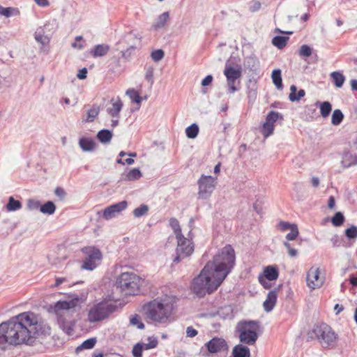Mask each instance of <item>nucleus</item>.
<instances>
[{
  "label": "nucleus",
  "instance_id": "1",
  "mask_svg": "<svg viewBox=\"0 0 357 357\" xmlns=\"http://www.w3.org/2000/svg\"><path fill=\"white\" fill-rule=\"evenodd\" d=\"M22 333V313L0 324V351L10 349L20 344Z\"/></svg>",
  "mask_w": 357,
  "mask_h": 357
},
{
  "label": "nucleus",
  "instance_id": "2",
  "mask_svg": "<svg viewBox=\"0 0 357 357\" xmlns=\"http://www.w3.org/2000/svg\"><path fill=\"white\" fill-rule=\"evenodd\" d=\"M212 268L213 264L207 263L200 274L192 281V289L200 297L213 293L223 282L219 276L213 273Z\"/></svg>",
  "mask_w": 357,
  "mask_h": 357
},
{
  "label": "nucleus",
  "instance_id": "3",
  "mask_svg": "<svg viewBox=\"0 0 357 357\" xmlns=\"http://www.w3.org/2000/svg\"><path fill=\"white\" fill-rule=\"evenodd\" d=\"M146 318L155 322L165 323L173 310L172 298L165 296L160 300H153L144 305Z\"/></svg>",
  "mask_w": 357,
  "mask_h": 357
},
{
  "label": "nucleus",
  "instance_id": "4",
  "mask_svg": "<svg viewBox=\"0 0 357 357\" xmlns=\"http://www.w3.org/2000/svg\"><path fill=\"white\" fill-rule=\"evenodd\" d=\"M236 256L234 248L230 245H227L221 249L220 252L214 256L213 261H208L213 264L211 270L213 273L224 281L235 265Z\"/></svg>",
  "mask_w": 357,
  "mask_h": 357
},
{
  "label": "nucleus",
  "instance_id": "5",
  "mask_svg": "<svg viewBox=\"0 0 357 357\" xmlns=\"http://www.w3.org/2000/svg\"><path fill=\"white\" fill-rule=\"evenodd\" d=\"M24 344L33 345L44 330L40 318L31 312H24Z\"/></svg>",
  "mask_w": 357,
  "mask_h": 357
},
{
  "label": "nucleus",
  "instance_id": "6",
  "mask_svg": "<svg viewBox=\"0 0 357 357\" xmlns=\"http://www.w3.org/2000/svg\"><path fill=\"white\" fill-rule=\"evenodd\" d=\"M142 282L141 278L135 273L124 272L116 278L115 287L126 295H137Z\"/></svg>",
  "mask_w": 357,
  "mask_h": 357
},
{
  "label": "nucleus",
  "instance_id": "7",
  "mask_svg": "<svg viewBox=\"0 0 357 357\" xmlns=\"http://www.w3.org/2000/svg\"><path fill=\"white\" fill-rule=\"evenodd\" d=\"M312 333L322 348L333 349L336 347L338 335L328 324H321L314 326Z\"/></svg>",
  "mask_w": 357,
  "mask_h": 357
},
{
  "label": "nucleus",
  "instance_id": "8",
  "mask_svg": "<svg viewBox=\"0 0 357 357\" xmlns=\"http://www.w3.org/2000/svg\"><path fill=\"white\" fill-rule=\"evenodd\" d=\"M259 325L257 321H242L238 324L237 331L239 333V340L241 342L248 345H253L257 338V331Z\"/></svg>",
  "mask_w": 357,
  "mask_h": 357
},
{
  "label": "nucleus",
  "instance_id": "9",
  "mask_svg": "<svg viewBox=\"0 0 357 357\" xmlns=\"http://www.w3.org/2000/svg\"><path fill=\"white\" fill-rule=\"evenodd\" d=\"M116 310V305L108 301H103L94 305L89 311L88 319L90 322H97L106 319Z\"/></svg>",
  "mask_w": 357,
  "mask_h": 357
},
{
  "label": "nucleus",
  "instance_id": "10",
  "mask_svg": "<svg viewBox=\"0 0 357 357\" xmlns=\"http://www.w3.org/2000/svg\"><path fill=\"white\" fill-rule=\"evenodd\" d=\"M215 179L211 176H201L197 181L199 186L198 197L199 199H206L211 197L215 188Z\"/></svg>",
  "mask_w": 357,
  "mask_h": 357
},
{
  "label": "nucleus",
  "instance_id": "11",
  "mask_svg": "<svg viewBox=\"0 0 357 357\" xmlns=\"http://www.w3.org/2000/svg\"><path fill=\"white\" fill-rule=\"evenodd\" d=\"M83 252L87 255L82 265V269L93 271L102 259L101 252L94 247H87L83 249Z\"/></svg>",
  "mask_w": 357,
  "mask_h": 357
},
{
  "label": "nucleus",
  "instance_id": "12",
  "mask_svg": "<svg viewBox=\"0 0 357 357\" xmlns=\"http://www.w3.org/2000/svg\"><path fill=\"white\" fill-rule=\"evenodd\" d=\"M177 248L176 249V257L173 261L178 263L181 259L190 256L194 251V245L192 243L183 236L177 238Z\"/></svg>",
  "mask_w": 357,
  "mask_h": 357
},
{
  "label": "nucleus",
  "instance_id": "13",
  "mask_svg": "<svg viewBox=\"0 0 357 357\" xmlns=\"http://www.w3.org/2000/svg\"><path fill=\"white\" fill-rule=\"evenodd\" d=\"M224 75L227 78V85L229 86V92L234 93L238 90L236 86V83L240 84L239 79L241 77V69H236L232 66H226L224 70Z\"/></svg>",
  "mask_w": 357,
  "mask_h": 357
},
{
  "label": "nucleus",
  "instance_id": "14",
  "mask_svg": "<svg viewBox=\"0 0 357 357\" xmlns=\"http://www.w3.org/2000/svg\"><path fill=\"white\" fill-rule=\"evenodd\" d=\"M319 269L311 268L307 274V284L312 289H315L322 286L324 280L319 277Z\"/></svg>",
  "mask_w": 357,
  "mask_h": 357
},
{
  "label": "nucleus",
  "instance_id": "15",
  "mask_svg": "<svg viewBox=\"0 0 357 357\" xmlns=\"http://www.w3.org/2000/svg\"><path fill=\"white\" fill-rule=\"evenodd\" d=\"M205 346L208 351L212 354L225 351L228 349L226 341L220 337H213Z\"/></svg>",
  "mask_w": 357,
  "mask_h": 357
},
{
  "label": "nucleus",
  "instance_id": "16",
  "mask_svg": "<svg viewBox=\"0 0 357 357\" xmlns=\"http://www.w3.org/2000/svg\"><path fill=\"white\" fill-rule=\"evenodd\" d=\"M278 288H275L270 291L263 303L264 310L267 312H271L275 305L278 298Z\"/></svg>",
  "mask_w": 357,
  "mask_h": 357
},
{
  "label": "nucleus",
  "instance_id": "17",
  "mask_svg": "<svg viewBox=\"0 0 357 357\" xmlns=\"http://www.w3.org/2000/svg\"><path fill=\"white\" fill-rule=\"evenodd\" d=\"M233 357H250V349L243 344L236 345L232 350Z\"/></svg>",
  "mask_w": 357,
  "mask_h": 357
},
{
  "label": "nucleus",
  "instance_id": "18",
  "mask_svg": "<svg viewBox=\"0 0 357 357\" xmlns=\"http://www.w3.org/2000/svg\"><path fill=\"white\" fill-rule=\"evenodd\" d=\"M79 145L84 151H92L96 146V144L93 139L86 137L80 138Z\"/></svg>",
  "mask_w": 357,
  "mask_h": 357
},
{
  "label": "nucleus",
  "instance_id": "19",
  "mask_svg": "<svg viewBox=\"0 0 357 357\" xmlns=\"http://www.w3.org/2000/svg\"><path fill=\"white\" fill-rule=\"evenodd\" d=\"M100 111V106L93 105L92 107L86 111V116L82 119V122L91 123L99 114Z\"/></svg>",
  "mask_w": 357,
  "mask_h": 357
},
{
  "label": "nucleus",
  "instance_id": "20",
  "mask_svg": "<svg viewBox=\"0 0 357 357\" xmlns=\"http://www.w3.org/2000/svg\"><path fill=\"white\" fill-rule=\"evenodd\" d=\"M169 19V12H165L160 15L155 20V22L152 25V28L155 30H158L165 27L167 22Z\"/></svg>",
  "mask_w": 357,
  "mask_h": 357
},
{
  "label": "nucleus",
  "instance_id": "21",
  "mask_svg": "<svg viewBox=\"0 0 357 357\" xmlns=\"http://www.w3.org/2000/svg\"><path fill=\"white\" fill-rule=\"evenodd\" d=\"M123 107V102L119 97L112 103V107L107 109L108 114L112 117H118Z\"/></svg>",
  "mask_w": 357,
  "mask_h": 357
},
{
  "label": "nucleus",
  "instance_id": "22",
  "mask_svg": "<svg viewBox=\"0 0 357 357\" xmlns=\"http://www.w3.org/2000/svg\"><path fill=\"white\" fill-rule=\"evenodd\" d=\"M34 38L38 43L42 45H45L50 43V38L45 34V30L43 27H39L36 29Z\"/></svg>",
  "mask_w": 357,
  "mask_h": 357
},
{
  "label": "nucleus",
  "instance_id": "23",
  "mask_svg": "<svg viewBox=\"0 0 357 357\" xmlns=\"http://www.w3.org/2000/svg\"><path fill=\"white\" fill-rule=\"evenodd\" d=\"M264 274L267 280L270 281L275 280L279 275L278 269L276 266H268L264 268Z\"/></svg>",
  "mask_w": 357,
  "mask_h": 357
},
{
  "label": "nucleus",
  "instance_id": "24",
  "mask_svg": "<svg viewBox=\"0 0 357 357\" xmlns=\"http://www.w3.org/2000/svg\"><path fill=\"white\" fill-rule=\"evenodd\" d=\"M316 105L319 106L320 114L324 118L328 117L332 111V105L328 101H317Z\"/></svg>",
  "mask_w": 357,
  "mask_h": 357
},
{
  "label": "nucleus",
  "instance_id": "25",
  "mask_svg": "<svg viewBox=\"0 0 357 357\" xmlns=\"http://www.w3.org/2000/svg\"><path fill=\"white\" fill-rule=\"evenodd\" d=\"M60 328L67 334L72 335L75 324L70 321H66L63 318L60 317L58 320Z\"/></svg>",
  "mask_w": 357,
  "mask_h": 357
},
{
  "label": "nucleus",
  "instance_id": "26",
  "mask_svg": "<svg viewBox=\"0 0 357 357\" xmlns=\"http://www.w3.org/2000/svg\"><path fill=\"white\" fill-rule=\"evenodd\" d=\"M297 88L295 85L290 86V94L289 98L291 102L298 101L301 98L305 95V91L303 89H300L296 93Z\"/></svg>",
  "mask_w": 357,
  "mask_h": 357
},
{
  "label": "nucleus",
  "instance_id": "27",
  "mask_svg": "<svg viewBox=\"0 0 357 357\" xmlns=\"http://www.w3.org/2000/svg\"><path fill=\"white\" fill-rule=\"evenodd\" d=\"M244 65L250 70L255 71L259 66V62L255 56L251 55L246 57Z\"/></svg>",
  "mask_w": 357,
  "mask_h": 357
},
{
  "label": "nucleus",
  "instance_id": "28",
  "mask_svg": "<svg viewBox=\"0 0 357 357\" xmlns=\"http://www.w3.org/2000/svg\"><path fill=\"white\" fill-rule=\"evenodd\" d=\"M113 134L112 131L107 130V129H102L100 130L97 134V138L103 144H107L109 143L112 138Z\"/></svg>",
  "mask_w": 357,
  "mask_h": 357
},
{
  "label": "nucleus",
  "instance_id": "29",
  "mask_svg": "<svg viewBox=\"0 0 357 357\" xmlns=\"http://www.w3.org/2000/svg\"><path fill=\"white\" fill-rule=\"evenodd\" d=\"M331 78L332 79V82H333L334 85L337 88L342 87L345 81L344 76L341 73L337 71L331 73Z\"/></svg>",
  "mask_w": 357,
  "mask_h": 357
},
{
  "label": "nucleus",
  "instance_id": "30",
  "mask_svg": "<svg viewBox=\"0 0 357 357\" xmlns=\"http://www.w3.org/2000/svg\"><path fill=\"white\" fill-rule=\"evenodd\" d=\"M75 303L73 301H58L54 305V310L56 313H59V311L61 310H70L74 307Z\"/></svg>",
  "mask_w": 357,
  "mask_h": 357
},
{
  "label": "nucleus",
  "instance_id": "31",
  "mask_svg": "<svg viewBox=\"0 0 357 357\" xmlns=\"http://www.w3.org/2000/svg\"><path fill=\"white\" fill-rule=\"evenodd\" d=\"M109 49V46L107 45H98L94 47L91 54L95 57L102 56L107 54Z\"/></svg>",
  "mask_w": 357,
  "mask_h": 357
},
{
  "label": "nucleus",
  "instance_id": "32",
  "mask_svg": "<svg viewBox=\"0 0 357 357\" xmlns=\"http://www.w3.org/2000/svg\"><path fill=\"white\" fill-rule=\"evenodd\" d=\"M289 40V38L287 36H277L272 39V44L278 49L282 50L286 46Z\"/></svg>",
  "mask_w": 357,
  "mask_h": 357
},
{
  "label": "nucleus",
  "instance_id": "33",
  "mask_svg": "<svg viewBox=\"0 0 357 357\" xmlns=\"http://www.w3.org/2000/svg\"><path fill=\"white\" fill-rule=\"evenodd\" d=\"M55 211L56 206L52 201L47 202L40 207V211L43 214L52 215Z\"/></svg>",
  "mask_w": 357,
  "mask_h": 357
},
{
  "label": "nucleus",
  "instance_id": "34",
  "mask_svg": "<svg viewBox=\"0 0 357 357\" xmlns=\"http://www.w3.org/2000/svg\"><path fill=\"white\" fill-rule=\"evenodd\" d=\"M271 77L273 84L278 89L282 88V80L281 77V70L280 69H275L272 72Z\"/></svg>",
  "mask_w": 357,
  "mask_h": 357
},
{
  "label": "nucleus",
  "instance_id": "35",
  "mask_svg": "<svg viewBox=\"0 0 357 357\" xmlns=\"http://www.w3.org/2000/svg\"><path fill=\"white\" fill-rule=\"evenodd\" d=\"M142 174L138 168H134L130 169L126 175L125 179L126 181H135L138 180L142 177Z\"/></svg>",
  "mask_w": 357,
  "mask_h": 357
},
{
  "label": "nucleus",
  "instance_id": "36",
  "mask_svg": "<svg viewBox=\"0 0 357 357\" xmlns=\"http://www.w3.org/2000/svg\"><path fill=\"white\" fill-rule=\"evenodd\" d=\"M344 119V114L340 109H335L332 114L331 123L334 126L340 125Z\"/></svg>",
  "mask_w": 357,
  "mask_h": 357
},
{
  "label": "nucleus",
  "instance_id": "37",
  "mask_svg": "<svg viewBox=\"0 0 357 357\" xmlns=\"http://www.w3.org/2000/svg\"><path fill=\"white\" fill-rule=\"evenodd\" d=\"M20 11L14 8L8 7L4 8L1 6H0V15L5 16L6 17H9L10 16L15 15H19Z\"/></svg>",
  "mask_w": 357,
  "mask_h": 357
},
{
  "label": "nucleus",
  "instance_id": "38",
  "mask_svg": "<svg viewBox=\"0 0 357 357\" xmlns=\"http://www.w3.org/2000/svg\"><path fill=\"white\" fill-rule=\"evenodd\" d=\"M22 206L21 202L18 200H15L13 197H9L8 202L6 205V209L8 211H15L20 209Z\"/></svg>",
  "mask_w": 357,
  "mask_h": 357
},
{
  "label": "nucleus",
  "instance_id": "39",
  "mask_svg": "<svg viewBox=\"0 0 357 357\" xmlns=\"http://www.w3.org/2000/svg\"><path fill=\"white\" fill-rule=\"evenodd\" d=\"M199 133V127L196 123H192L185 129L186 136L190 139L195 138Z\"/></svg>",
  "mask_w": 357,
  "mask_h": 357
},
{
  "label": "nucleus",
  "instance_id": "40",
  "mask_svg": "<svg viewBox=\"0 0 357 357\" xmlns=\"http://www.w3.org/2000/svg\"><path fill=\"white\" fill-rule=\"evenodd\" d=\"M169 225L172 227V228L173 229L176 238H180L181 236H183L181 233V227L179 225V222L176 218H170Z\"/></svg>",
  "mask_w": 357,
  "mask_h": 357
},
{
  "label": "nucleus",
  "instance_id": "41",
  "mask_svg": "<svg viewBox=\"0 0 357 357\" xmlns=\"http://www.w3.org/2000/svg\"><path fill=\"white\" fill-rule=\"evenodd\" d=\"M126 95L129 96L132 102L140 105L142 98L133 89H129L126 91Z\"/></svg>",
  "mask_w": 357,
  "mask_h": 357
},
{
  "label": "nucleus",
  "instance_id": "42",
  "mask_svg": "<svg viewBox=\"0 0 357 357\" xmlns=\"http://www.w3.org/2000/svg\"><path fill=\"white\" fill-rule=\"evenodd\" d=\"M149 208L146 204H142L133 211V215L135 218H140L147 214Z\"/></svg>",
  "mask_w": 357,
  "mask_h": 357
},
{
  "label": "nucleus",
  "instance_id": "43",
  "mask_svg": "<svg viewBox=\"0 0 357 357\" xmlns=\"http://www.w3.org/2000/svg\"><path fill=\"white\" fill-rule=\"evenodd\" d=\"M128 206V202L126 201H121L119 203L112 204L110 206L111 208L113 210L116 215H118L121 211L125 210Z\"/></svg>",
  "mask_w": 357,
  "mask_h": 357
},
{
  "label": "nucleus",
  "instance_id": "44",
  "mask_svg": "<svg viewBox=\"0 0 357 357\" xmlns=\"http://www.w3.org/2000/svg\"><path fill=\"white\" fill-rule=\"evenodd\" d=\"M274 130V125L270 124L269 123L265 121L262 126L261 132L265 138L269 137L273 132Z\"/></svg>",
  "mask_w": 357,
  "mask_h": 357
},
{
  "label": "nucleus",
  "instance_id": "45",
  "mask_svg": "<svg viewBox=\"0 0 357 357\" xmlns=\"http://www.w3.org/2000/svg\"><path fill=\"white\" fill-rule=\"evenodd\" d=\"M149 343H142V349L148 350L155 348L158 344V339L155 337H149Z\"/></svg>",
  "mask_w": 357,
  "mask_h": 357
},
{
  "label": "nucleus",
  "instance_id": "46",
  "mask_svg": "<svg viewBox=\"0 0 357 357\" xmlns=\"http://www.w3.org/2000/svg\"><path fill=\"white\" fill-rule=\"evenodd\" d=\"M344 222V217L341 212H337L331 219L332 224L335 227L341 226Z\"/></svg>",
  "mask_w": 357,
  "mask_h": 357
},
{
  "label": "nucleus",
  "instance_id": "47",
  "mask_svg": "<svg viewBox=\"0 0 357 357\" xmlns=\"http://www.w3.org/2000/svg\"><path fill=\"white\" fill-rule=\"evenodd\" d=\"M96 343V338H89L82 342V344L79 346L77 349H92Z\"/></svg>",
  "mask_w": 357,
  "mask_h": 357
},
{
  "label": "nucleus",
  "instance_id": "48",
  "mask_svg": "<svg viewBox=\"0 0 357 357\" xmlns=\"http://www.w3.org/2000/svg\"><path fill=\"white\" fill-rule=\"evenodd\" d=\"M164 56L165 53L163 50L160 49L153 51L151 54V59L155 62H158L162 60Z\"/></svg>",
  "mask_w": 357,
  "mask_h": 357
},
{
  "label": "nucleus",
  "instance_id": "49",
  "mask_svg": "<svg viewBox=\"0 0 357 357\" xmlns=\"http://www.w3.org/2000/svg\"><path fill=\"white\" fill-rule=\"evenodd\" d=\"M291 232L287 234L286 238L288 241H294L295 240L297 236H298V229L296 225L293 224L292 228L290 229Z\"/></svg>",
  "mask_w": 357,
  "mask_h": 357
},
{
  "label": "nucleus",
  "instance_id": "50",
  "mask_svg": "<svg viewBox=\"0 0 357 357\" xmlns=\"http://www.w3.org/2000/svg\"><path fill=\"white\" fill-rule=\"evenodd\" d=\"M280 114L275 111H271L268 113L266 116V121L270 124L274 125V123L277 121L280 116Z\"/></svg>",
  "mask_w": 357,
  "mask_h": 357
},
{
  "label": "nucleus",
  "instance_id": "51",
  "mask_svg": "<svg viewBox=\"0 0 357 357\" xmlns=\"http://www.w3.org/2000/svg\"><path fill=\"white\" fill-rule=\"evenodd\" d=\"M130 324L133 326H137L139 329H144V324L140 321V317L138 314H135L130 318Z\"/></svg>",
  "mask_w": 357,
  "mask_h": 357
},
{
  "label": "nucleus",
  "instance_id": "52",
  "mask_svg": "<svg viewBox=\"0 0 357 357\" xmlns=\"http://www.w3.org/2000/svg\"><path fill=\"white\" fill-rule=\"evenodd\" d=\"M345 235L348 238L354 239L357 238V227L351 226L345 230Z\"/></svg>",
  "mask_w": 357,
  "mask_h": 357
},
{
  "label": "nucleus",
  "instance_id": "53",
  "mask_svg": "<svg viewBox=\"0 0 357 357\" xmlns=\"http://www.w3.org/2000/svg\"><path fill=\"white\" fill-rule=\"evenodd\" d=\"M301 56L308 57L312 54V49L307 45H303L299 50Z\"/></svg>",
  "mask_w": 357,
  "mask_h": 357
},
{
  "label": "nucleus",
  "instance_id": "54",
  "mask_svg": "<svg viewBox=\"0 0 357 357\" xmlns=\"http://www.w3.org/2000/svg\"><path fill=\"white\" fill-rule=\"evenodd\" d=\"M142 343H137L132 348V355L134 357H142Z\"/></svg>",
  "mask_w": 357,
  "mask_h": 357
},
{
  "label": "nucleus",
  "instance_id": "55",
  "mask_svg": "<svg viewBox=\"0 0 357 357\" xmlns=\"http://www.w3.org/2000/svg\"><path fill=\"white\" fill-rule=\"evenodd\" d=\"M116 214L111 208L110 206L107 207L102 212V217L105 220H110L114 217H116Z\"/></svg>",
  "mask_w": 357,
  "mask_h": 357
},
{
  "label": "nucleus",
  "instance_id": "56",
  "mask_svg": "<svg viewBox=\"0 0 357 357\" xmlns=\"http://www.w3.org/2000/svg\"><path fill=\"white\" fill-rule=\"evenodd\" d=\"M145 78L151 84L153 83V68L149 67L146 68Z\"/></svg>",
  "mask_w": 357,
  "mask_h": 357
},
{
  "label": "nucleus",
  "instance_id": "57",
  "mask_svg": "<svg viewBox=\"0 0 357 357\" xmlns=\"http://www.w3.org/2000/svg\"><path fill=\"white\" fill-rule=\"evenodd\" d=\"M41 206L40 202L29 199L27 203V207L31 210L38 209Z\"/></svg>",
  "mask_w": 357,
  "mask_h": 357
},
{
  "label": "nucleus",
  "instance_id": "58",
  "mask_svg": "<svg viewBox=\"0 0 357 357\" xmlns=\"http://www.w3.org/2000/svg\"><path fill=\"white\" fill-rule=\"evenodd\" d=\"M293 227V224H290L287 222L281 221L278 225V227L282 231H287L291 229Z\"/></svg>",
  "mask_w": 357,
  "mask_h": 357
},
{
  "label": "nucleus",
  "instance_id": "59",
  "mask_svg": "<svg viewBox=\"0 0 357 357\" xmlns=\"http://www.w3.org/2000/svg\"><path fill=\"white\" fill-rule=\"evenodd\" d=\"M198 332L192 326H188L186 328V336L192 338L197 335Z\"/></svg>",
  "mask_w": 357,
  "mask_h": 357
},
{
  "label": "nucleus",
  "instance_id": "60",
  "mask_svg": "<svg viewBox=\"0 0 357 357\" xmlns=\"http://www.w3.org/2000/svg\"><path fill=\"white\" fill-rule=\"evenodd\" d=\"M54 193L61 200H63L66 195L64 189L61 187H57L54 190Z\"/></svg>",
  "mask_w": 357,
  "mask_h": 357
},
{
  "label": "nucleus",
  "instance_id": "61",
  "mask_svg": "<svg viewBox=\"0 0 357 357\" xmlns=\"http://www.w3.org/2000/svg\"><path fill=\"white\" fill-rule=\"evenodd\" d=\"M82 37L79 36H77L75 38V42H74L73 43H72V47L73 48H77L79 50H81L83 48V45L81 44V43H78V42H80L82 40Z\"/></svg>",
  "mask_w": 357,
  "mask_h": 357
},
{
  "label": "nucleus",
  "instance_id": "62",
  "mask_svg": "<svg viewBox=\"0 0 357 357\" xmlns=\"http://www.w3.org/2000/svg\"><path fill=\"white\" fill-rule=\"evenodd\" d=\"M212 81H213V76L211 75H208L202 81V85L203 86H208L211 84Z\"/></svg>",
  "mask_w": 357,
  "mask_h": 357
},
{
  "label": "nucleus",
  "instance_id": "63",
  "mask_svg": "<svg viewBox=\"0 0 357 357\" xmlns=\"http://www.w3.org/2000/svg\"><path fill=\"white\" fill-rule=\"evenodd\" d=\"M86 75H87V69L86 68H83L82 69H81L79 71V73L77 75V77L79 79H84L86 77Z\"/></svg>",
  "mask_w": 357,
  "mask_h": 357
},
{
  "label": "nucleus",
  "instance_id": "64",
  "mask_svg": "<svg viewBox=\"0 0 357 357\" xmlns=\"http://www.w3.org/2000/svg\"><path fill=\"white\" fill-rule=\"evenodd\" d=\"M36 3L41 7H47L50 6V1L48 0H34Z\"/></svg>",
  "mask_w": 357,
  "mask_h": 357
}]
</instances>
